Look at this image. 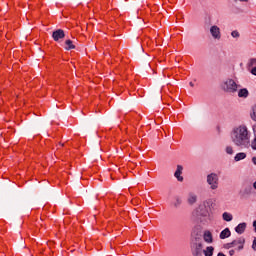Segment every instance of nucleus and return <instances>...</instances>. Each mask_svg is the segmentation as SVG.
Wrapping results in <instances>:
<instances>
[{"instance_id":"1","label":"nucleus","mask_w":256,"mask_h":256,"mask_svg":"<svg viewBox=\"0 0 256 256\" xmlns=\"http://www.w3.org/2000/svg\"><path fill=\"white\" fill-rule=\"evenodd\" d=\"M231 139L236 147L249 149L251 141L249 139V130L247 129V126L235 127L231 132Z\"/></svg>"},{"instance_id":"2","label":"nucleus","mask_w":256,"mask_h":256,"mask_svg":"<svg viewBox=\"0 0 256 256\" xmlns=\"http://www.w3.org/2000/svg\"><path fill=\"white\" fill-rule=\"evenodd\" d=\"M211 207H213V199L205 200L193 212L194 217H196V219L200 221V223H203V221L208 219L211 212Z\"/></svg>"},{"instance_id":"3","label":"nucleus","mask_w":256,"mask_h":256,"mask_svg":"<svg viewBox=\"0 0 256 256\" xmlns=\"http://www.w3.org/2000/svg\"><path fill=\"white\" fill-rule=\"evenodd\" d=\"M190 250L193 256L203 255V238L201 235L196 234L195 236H192L190 242Z\"/></svg>"},{"instance_id":"4","label":"nucleus","mask_w":256,"mask_h":256,"mask_svg":"<svg viewBox=\"0 0 256 256\" xmlns=\"http://www.w3.org/2000/svg\"><path fill=\"white\" fill-rule=\"evenodd\" d=\"M220 89H222L224 93H237L239 85L235 80L228 78L220 84Z\"/></svg>"},{"instance_id":"5","label":"nucleus","mask_w":256,"mask_h":256,"mask_svg":"<svg viewBox=\"0 0 256 256\" xmlns=\"http://www.w3.org/2000/svg\"><path fill=\"white\" fill-rule=\"evenodd\" d=\"M207 183L210 185V189H217L219 187V176H217L215 173L208 174Z\"/></svg>"},{"instance_id":"6","label":"nucleus","mask_w":256,"mask_h":256,"mask_svg":"<svg viewBox=\"0 0 256 256\" xmlns=\"http://www.w3.org/2000/svg\"><path fill=\"white\" fill-rule=\"evenodd\" d=\"M52 39L56 42L61 41V39H65V31L63 29H57L52 32Z\"/></svg>"},{"instance_id":"7","label":"nucleus","mask_w":256,"mask_h":256,"mask_svg":"<svg viewBox=\"0 0 256 256\" xmlns=\"http://www.w3.org/2000/svg\"><path fill=\"white\" fill-rule=\"evenodd\" d=\"M230 243L232 244V247H235V245H239L237 247V251H243V249L245 248V238L243 237H240L237 240H233Z\"/></svg>"},{"instance_id":"8","label":"nucleus","mask_w":256,"mask_h":256,"mask_svg":"<svg viewBox=\"0 0 256 256\" xmlns=\"http://www.w3.org/2000/svg\"><path fill=\"white\" fill-rule=\"evenodd\" d=\"M210 33L213 39H221V29L217 25L211 26Z\"/></svg>"},{"instance_id":"9","label":"nucleus","mask_w":256,"mask_h":256,"mask_svg":"<svg viewBox=\"0 0 256 256\" xmlns=\"http://www.w3.org/2000/svg\"><path fill=\"white\" fill-rule=\"evenodd\" d=\"M183 166L181 165H177V169L174 173V177L177 178V181H179L180 183H183Z\"/></svg>"},{"instance_id":"10","label":"nucleus","mask_w":256,"mask_h":256,"mask_svg":"<svg viewBox=\"0 0 256 256\" xmlns=\"http://www.w3.org/2000/svg\"><path fill=\"white\" fill-rule=\"evenodd\" d=\"M245 229H247V223L245 222H242L235 227V231L238 235H243L245 233Z\"/></svg>"},{"instance_id":"11","label":"nucleus","mask_w":256,"mask_h":256,"mask_svg":"<svg viewBox=\"0 0 256 256\" xmlns=\"http://www.w3.org/2000/svg\"><path fill=\"white\" fill-rule=\"evenodd\" d=\"M182 204H183V199H181L180 196H175L174 201L171 202V205L172 207H174V209H179V207H181Z\"/></svg>"},{"instance_id":"12","label":"nucleus","mask_w":256,"mask_h":256,"mask_svg":"<svg viewBox=\"0 0 256 256\" xmlns=\"http://www.w3.org/2000/svg\"><path fill=\"white\" fill-rule=\"evenodd\" d=\"M203 239L205 243H213V234L211 231L207 230L204 232Z\"/></svg>"},{"instance_id":"13","label":"nucleus","mask_w":256,"mask_h":256,"mask_svg":"<svg viewBox=\"0 0 256 256\" xmlns=\"http://www.w3.org/2000/svg\"><path fill=\"white\" fill-rule=\"evenodd\" d=\"M219 237L220 239H228V237H231V230L229 228H225L220 232Z\"/></svg>"},{"instance_id":"14","label":"nucleus","mask_w":256,"mask_h":256,"mask_svg":"<svg viewBox=\"0 0 256 256\" xmlns=\"http://www.w3.org/2000/svg\"><path fill=\"white\" fill-rule=\"evenodd\" d=\"M238 97L241 99H247L249 97V90L247 88H242L238 91Z\"/></svg>"},{"instance_id":"15","label":"nucleus","mask_w":256,"mask_h":256,"mask_svg":"<svg viewBox=\"0 0 256 256\" xmlns=\"http://www.w3.org/2000/svg\"><path fill=\"white\" fill-rule=\"evenodd\" d=\"M64 49L66 51H71V49H75V45L73 44V41L71 39H68L64 42Z\"/></svg>"},{"instance_id":"16","label":"nucleus","mask_w":256,"mask_h":256,"mask_svg":"<svg viewBox=\"0 0 256 256\" xmlns=\"http://www.w3.org/2000/svg\"><path fill=\"white\" fill-rule=\"evenodd\" d=\"M215 248L213 246H207L205 250H202L205 256H213Z\"/></svg>"},{"instance_id":"17","label":"nucleus","mask_w":256,"mask_h":256,"mask_svg":"<svg viewBox=\"0 0 256 256\" xmlns=\"http://www.w3.org/2000/svg\"><path fill=\"white\" fill-rule=\"evenodd\" d=\"M187 201L189 205H195V203H197V195L190 193Z\"/></svg>"},{"instance_id":"18","label":"nucleus","mask_w":256,"mask_h":256,"mask_svg":"<svg viewBox=\"0 0 256 256\" xmlns=\"http://www.w3.org/2000/svg\"><path fill=\"white\" fill-rule=\"evenodd\" d=\"M251 191H253V188L251 186H247L243 191H240V196L245 197L246 195H251Z\"/></svg>"},{"instance_id":"19","label":"nucleus","mask_w":256,"mask_h":256,"mask_svg":"<svg viewBox=\"0 0 256 256\" xmlns=\"http://www.w3.org/2000/svg\"><path fill=\"white\" fill-rule=\"evenodd\" d=\"M247 157V154L245 152H240L237 153L236 156L234 157V161H243Z\"/></svg>"},{"instance_id":"20","label":"nucleus","mask_w":256,"mask_h":256,"mask_svg":"<svg viewBox=\"0 0 256 256\" xmlns=\"http://www.w3.org/2000/svg\"><path fill=\"white\" fill-rule=\"evenodd\" d=\"M222 219H223L224 221H227V222L233 221V215H231V214L228 213V212H224V213L222 214Z\"/></svg>"},{"instance_id":"21","label":"nucleus","mask_w":256,"mask_h":256,"mask_svg":"<svg viewBox=\"0 0 256 256\" xmlns=\"http://www.w3.org/2000/svg\"><path fill=\"white\" fill-rule=\"evenodd\" d=\"M248 67H256V58H251L249 60Z\"/></svg>"},{"instance_id":"22","label":"nucleus","mask_w":256,"mask_h":256,"mask_svg":"<svg viewBox=\"0 0 256 256\" xmlns=\"http://www.w3.org/2000/svg\"><path fill=\"white\" fill-rule=\"evenodd\" d=\"M231 36L234 37L235 39H237V38H239L241 36V34H239V31L233 30L231 32Z\"/></svg>"},{"instance_id":"23","label":"nucleus","mask_w":256,"mask_h":256,"mask_svg":"<svg viewBox=\"0 0 256 256\" xmlns=\"http://www.w3.org/2000/svg\"><path fill=\"white\" fill-rule=\"evenodd\" d=\"M251 149L256 151V136H254V139L251 141Z\"/></svg>"},{"instance_id":"24","label":"nucleus","mask_w":256,"mask_h":256,"mask_svg":"<svg viewBox=\"0 0 256 256\" xmlns=\"http://www.w3.org/2000/svg\"><path fill=\"white\" fill-rule=\"evenodd\" d=\"M226 153H227L228 155H233V147L227 146V147H226Z\"/></svg>"},{"instance_id":"25","label":"nucleus","mask_w":256,"mask_h":256,"mask_svg":"<svg viewBox=\"0 0 256 256\" xmlns=\"http://www.w3.org/2000/svg\"><path fill=\"white\" fill-rule=\"evenodd\" d=\"M224 249H233V245L230 243L224 244Z\"/></svg>"},{"instance_id":"26","label":"nucleus","mask_w":256,"mask_h":256,"mask_svg":"<svg viewBox=\"0 0 256 256\" xmlns=\"http://www.w3.org/2000/svg\"><path fill=\"white\" fill-rule=\"evenodd\" d=\"M252 249H253V251H256V237L253 240Z\"/></svg>"},{"instance_id":"27","label":"nucleus","mask_w":256,"mask_h":256,"mask_svg":"<svg viewBox=\"0 0 256 256\" xmlns=\"http://www.w3.org/2000/svg\"><path fill=\"white\" fill-rule=\"evenodd\" d=\"M251 73H252V75H255V76H256V66H254V67L251 69Z\"/></svg>"},{"instance_id":"28","label":"nucleus","mask_w":256,"mask_h":256,"mask_svg":"<svg viewBox=\"0 0 256 256\" xmlns=\"http://www.w3.org/2000/svg\"><path fill=\"white\" fill-rule=\"evenodd\" d=\"M235 3H237V1H240L241 3H248L249 0H233Z\"/></svg>"},{"instance_id":"29","label":"nucleus","mask_w":256,"mask_h":256,"mask_svg":"<svg viewBox=\"0 0 256 256\" xmlns=\"http://www.w3.org/2000/svg\"><path fill=\"white\" fill-rule=\"evenodd\" d=\"M229 255H230V256H234V255H235V250H234V249L230 250V251H229Z\"/></svg>"},{"instance_id":"30","label":"nucleus","mask_w":256,"mask_h":256,"mask_svg":"<svg viewBox=\"0 0 256 256\" xmlns=\"http://www.w3.org/2000/svg\"><path fill=\"white\" fill-rule=\"evenodd\" d=\"M254 137H256V125L253 126Z\"/></svg>"},{"instance_id":"31","label":"nucleus","mask_w":256,"mask_h":256,"mask_svg":"<svg viewBox=\"0 0 256 256\" xmlns=\"http://www.w3.org/2000/svg\"><path fill=\"white\" fill-rule=\"evenodd\" d=\"M254 231L256 233V220L253 222Z\"/></svg>"},{"instance_id":"32","label":"nucleus","mask_w":256,"mask_h":256,"mask_svg":"<svg viewBox=\"0 0 256 256\" xmlns=\"http://www.w3.org/2000/svg\"><path fill=\"white\" fill-rule=\"evenodd\" d=\"M138 51H141L142 53H143V47L142 46H139V48H138Z\"/></svg>"},{"instance_id":"33","label":"nucleus","mask_w":256,"mask_h":256,"mask_svg":"<svg viewBox=\"0 0 256 256\" xmlns=\"http://www.w3.org/2000/svg\"><path fill=\"white\" fill-rule=\"evenodd\" d=\"M190 87H195V84L193 82L189 83Z\"/></svg>"},{"instance_id":"34","label":"nucleus","mask_w":256,"mask_h":256,"mask_svg":"<svg viewBox=\"0 0 256 256\" xmlns=\"http://www.w3.org/2000/svg\"><path fill=\"white\" fill-rule=\"evenodd\" d=\"M253 188L256 190V181L253 183Z\"/></svg>"},{"instance_id":"35","label":"nucleus","mask_w":256,"mask_h":256,"mask_svg":"<svg viewBox=\"0 0 256 256\" xmlns=\"http://www.w3.org/2000/svg\"><path fill=\"white\" fill-rule=\"evenodd\" d=\"M59 145H60V147H63L64 144H61V143H60Z\"/></svg>"}]
</instances>
